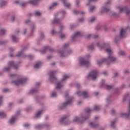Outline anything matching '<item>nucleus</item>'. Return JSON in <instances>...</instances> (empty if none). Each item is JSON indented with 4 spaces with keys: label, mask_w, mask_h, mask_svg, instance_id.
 <instances>
[{
    "label": "nucleus",
    "mask_w": 130,
    "mask_h": 130,
    "mask_svg": "<svg viewBox=\"0 0 130 130\" xmlns=\"http://www.w3.org/2000/svg\"><path fill=\"white\" fill-rule=\"evenodd\" d=\"M100 109V107L98 105H95L93 106V108L92 110H96L97 111H98Z\"/></svg>",
    "instance_id": "obj_43"
},
{
    "label": "nucleus",
    "mask_w": 130,
    "mask_h": 130,
    "mask_svg": "<svg viewBox=\"0 0 130 130\" xmlns=\"http://www.w3.org/2000/svg\"><path fill=\"white\" fill-rule=\"evenodd\" d=\"M35 28H36V27L34 24H32V25L30 26V29H31V34H33V32H34V30H35Z\"/></svg>",
    "instance_id": "obj_46"
},
{
    "label": "nucleus",
    "mask_w": 130,
    "mask_h": 130,
    "mask_svg": "<svg viewBox=\"0 0 130 130\" xmlns=\"http://www.w3.org/2000/svg\"><path fill=\"white\" fill-rule=\"evenodd\" d=\"M31 110H32V107H28L26 108V111H31Z\"/></svg>",
    "instance_id": "obj_63"
},
{
    "label": "nucleus",
    "mask_w": 130,
    "mask_h": 130,
    "mask_svg": "<svg viewBox=\"0 0 130 130\" xmlns=\"http://www.w3.org/2000/svg\"><path fill=\"white\" fill-rule=\"evenodd\" d=\"M20 114V111H17V112H16V114H15V116H16V118H18V116H19V115Z\"/></svg>",
    "instance_id": "obj_61"
},
{
    "label": "nucleus",
    "mask_w": 130,
    "mask_h": 130,
    "mask_svg": "<svg viewBox=\"0 0 130 130\" xmlns=\"http://www.w3.org/2000/svg\"><path fill=\"white\" fill-rule=\"evenodd\" d=\"M21 63V61H19L17 63L15 64V62L13 61H10L9 62V67L4 68V71L5 72H10V70H11V68L13 67L14 70H18L19 68V64Z\"/></svg>",
    "instance_id": "obj_2"
},
{
    "label": "nucleus",
    "mask_w": 130,
    "mask_h": 130,
    "mask_svg": "<svg viewBox=\"0 0 130 130\" xmlns=\"http://www.w3.org/2000/svg\"><path fill=\"white\" fill-rule=\"evenodd\" d=\"M44 98H45V95H42V96H41L40 98H39V96H36V98H35V100L36 101H38V100H39V99H40V100H41V99H44Z\"/></svg>",
    "instance_id": "obj_47"
},
{
    "label": "nucleus",
    "mask_w": 130,
    "mask_h": 130,
    "mask_svg": "<svg viewBox=\"0 0 130 130\" xmlns=\"http://www.w3.org/2000/svg\"><path fill=\"white\" fill-rule=\"evenodd\" d=\"M95 45L98 46V47L99 48V49H102V48H109L110 47V46L109 45V44L108 43H104L102 45H100V43L99 42H98L95 44Z\"/></svg>",
    "instance_id": "obj_17"
},
{
    "label": "nucleus",
    "mask_w": 130,
    "mask_h": 130,
    "mask_svg": "<svg viewBox=\"0 0 130 130\" xmlns=\"http://www.w3.org/2000/svg\"><path fill=\"white\" fill-rule=\"evenodd\" d=\"M55 74H56V71H51L48 74L49 77V81L51 82V83H54V81H56V80H57V78L54 75Z\"/></svg>",
    "instance_id": "obj_10"
},
{
    "label": "nucleus",
    "mask_w": 130,
    "mask_h": 130,
    "mask_svg": "<svg viewBox=\"0 0 130 130\" xmlns=\"http://www.w3.org/2000/svg\"><path fill=\"white\" fill-rule=\"evenodd\" d=\"M129 94L128 93H127L123 97V101L124 102V101H126V99H127V97H128V95Z\"/></svg>",
    "instance_id": "obj_50"
},
{
    "label": "nucleus",
    "mask_w": 130,
    "mask_h": 130,
    "mask_svg": "<svg viewBox=\"0 0 130 130\" xmlns=\"http://www.w3.org/2000/svg\"><path fill=\"white\" fill-rule=\"evenodd\" d=\"M95 20H96V18L95 17H91L90 19L89 20V22H90L91 23H93V22H94Z\"/></svg>",
    "instance_id": "obj_54"
},
{
    "label": "nucleus",
    "mask_w": 130,
    "mask_h": 130,
    "mask_svg": "<svg viewBox=\"0 0 130 130\" xmlns=\"http://www.w3.org/2000/svg\"><path fill=\"white\" fill-rule=\"evenodd\" d=\"M89 117H90L89 116L86 117L81 116L79 118L78 116H75L73 118V122H79V123H83L84 121H85V120L88 119Z\"/></svg>",
    "instance_id": "obj_7"
},
{
    "label": "nucleus",
    "mask_w": 130,
    "mask_h": 130,
    "mask_svg": "<svg viewBox=\"0 0 130 130\" xmlns=\"http://www.w3.org/2000/svg\"><path fill=\"white\" fill-rule=\"evenodd\" d=\"M121 116H124L125 118H129L130 117V100L129 101V105L127 109V113H121Z\"/></svg>",
    "instance_id": "obj_19"
},
{
    "label": "nucleus",
    "mask_w": 130,
    "mask_h": 130,
    "mask_svg": "<svg viewBox=\"0 0 130 130\" xmlns=\"http://www.w3.org/2000/svg\"><path fill=\"white\" fill-rule=\"evenodd\" d=\"M26 82L27 78H22L17 80H14L12 81V83L16 86H19V85H24V84L26 83Z\"/></svg>",
    "instance_id": "obj_12"
},
{
    "label": "nucleus",
    "mask_w": 130,
    "mask_h": 130,
    "mask_svg": "<svg viewBox=\"0 0 130 130\" xmlns=\"http://www.w3.org/2000/svg\"><path fill=\"white\" fill-rule=\"evenodd\" d=\"M76 95H78V96H83L84 98H88L89 97V93L88 91H84L81 92V91H77L76 93Z\"/></svg>",
    "instance_id": "obj_15"
},
{
    "label": "nucleus",
    "mask_w": 130,
    "mask_h": 130,
    "mask_svg": "<svg viewBox=\"0 0 130 130\" xmlns=\"http://www.w3.org/2000/svg\"><path fill=\"white\" fill-rule=\"evenodd\" d=\"M89 125L92 128H96V127H98V126H99V123L95 124V123H93V122H90L89 123Z\"/></svg>",
    "instance_id": "obj_32"
},
{
    "label": "nucleus",
    "mask_w": 130,
    "mask_h": 130,
    "mask_svg": "<svg viewBox=\"0 0 130 130\" xmlns=\"http://www.w3.org/2000/svg\"><path fill=\"white\" fill-rule=\"evenodd\" d=\"M110 4V1L108 0L107 2H106V3H105V6H106V7H107V6L108 5H109Z\"/></svg>",
    "instance_id": "obj_62"
},
{
    "label": "nucleus",
    "mask_w": 130,
    "mask_h": 130,
    "mask_svg": "<svg viewBox=\"0 0 130 130\" xmlns=\"http://www.w3.org/2000/svg\"><path fill=\"white\" fill-rule=\"evenodd\" d=\"M45 37V36L44 35V32L43 31H41L40 33V39H43Z\"/></svg>",
    "instance_id": "obj_52"
},
{
    "label": "nucleus",
    "mask_w": 130,
    "mask_h": 130,
    "mask_svg": "<svg viewBox=\"0 0 130 130\" xmlns=\"http://www.w3.org/2000/svg\"><path fill=\"white\" fill-rule=\"evenodd\" d=\"M73 13L75 14V15H78V14H79L80 12L76 10H73L72 11Z\"/></svg>",
    "instance_id": "obj_56"
},
{
    "label": "nucleus",
    "mask_w": 130,
    "mask_h": 130,
    "mask_svg": "<svg viewBox=\"0 0 130 130\" xmlns=\"http://www.w3.org/2000/svg\"><path fill=\"white\" fill-rule=\"evenodd\" d=\"M64 97L67 98V100L58 105V110H64L68 106L72 105L74 102V100L75 99L74 97L69 95V93H66Z\"/></svg>",
    "instance_id": "obj_1"
},
{
    "label": "nucleus",
    "mask_w": 130,
    "mask_h": 130,
    "mask_svg": "<svg viewBox=\"0 0 130 130\" xmlns=\"http://www.w3.org/2000/svg\"><path fill=\"white\" fill-rule=\"evenodd\" d=\"M27 4H29V2H20L19 3V5L20 6V7H22V8H25V7H26V6L27 5Z\"/></svg>",
    "instance_id": "obj_37"
},
{
    "label": "nucleus",
    "mask_w": 130,
    "mask_h": 130,
    "mask_svg": "<svg viewBox=\"0 0 130 130\" xmlns=\"http://www.w3.org/2000/svg\"><path fill=\"white\" fill-rule=\"evenodd\" d=\"M107 14H109V15L110 16V17H117L118 16V13H116L115 12H113V11H111L110 9V11L107 13Z\"/></svg>",
    "instance_id": "obj_29"
},
{
    "label": "nucleus",
    "mask_w": 130,
    "mask_h": 130,
    "mask_svg": "<svg viewBox=\"0 0 130 130\" xmlns=\"http://www.w3.org/2000/svg\"><path fill=\"white\" fill-rule=\"evenodd\" d=\"M120 36H116L114 40V41L116 44L119 43L121 38H123L125 35V30L123 28H121L120 30Z\"/></svg>",
    "instance_id": "obj_3"
},
{
    "label": "nucleus",
    "mask_w": 130,
    "mask_h": 130,
    "mask_svg": "<svg viewBox=\"0 0 130 130\" xmlns=\"http://www.w3.org/2000/svg\"><path fill=\"white\" fill-rule=\"evenodd\" d=\"M60 53V56L62 57H64L66 56H67L68 55V54H70L71 53H72V52H73V51L71 49H69L68 51V53L66 52V51L63 50H61L59 51Z\"/></svg>",
    "instance_id": "obj_21"
},
{
    "label": "nucleus",
    "mask_w": 130,
    "mask_h": 130,
    "mask_svg": "<svg viewBox=\"0 0 130 130\" xmlns=\"http://www.w3.org/2000/svg\"><path fill=\"white\" fill-rule=\"evenodd\" d=\"M0 117H2V118H6L7 117V114L4 112H0Z\"/></svg>",
    "instance_id": "obj_38"
},
{
    "label": "nucleus",
    "mask_w": 130,
    "mask_h": 130,
    "mask_svg": "<svg viewBox=\"0 0 130 130\" xmlns=\"http://www.w3.org/2000/svg\"><path fill=\"white\" fill-rule=\"evenodd\" d=\"M66 14H67V12L66 11L63 10L60 11L58 13L55 14V16H58V15H60L62 17L61 19H63L66 17Z\"/></svg>",
    "instance_id": "obj_25"
},
{
    "label": "nucleus",
    "mask_w": 130,
    "mask_h": 130,
    "mask_svg": "<svg viewBox=\"0 0 130 130\" xmlns=\"http://www.w3.org/2000/svg\"><path fill=\"white\" fill-rule=\"evenodd\" d=\"M35 16H37V17H39V16H41V13L39 11H36L35 12Z\"/></svg>",
    "instance_id": "obj_51"
},
{
    "label": "nucleus",
    "mask_w": 130,
    "mask_h": 130,
    "mask_svg": "<svg viewBox=\"0 0 130 130\" xmlns=\"http://www.w3.org/2000/svg\"><path fill=\"white\" fill-rule=\"evenodd\" d=\"M115 122H116V121H111L110 123V125L113 128H115Z\"/></svg>",
    "instance_id": "obj_42"
},
{
    "label": "nucleus",
    "mask_w": 130,
    "mask_h": 130,
    "mask_svg": "<svg viewBox=\"0 0 130 130\" xmlns=\"http://www.w3.org/2000/svg\"><path fill=\"white\" fill-rule=\"evenodd\" d=\"M8 42H9V41L8 40H1L0 45H3V44H6V43H8Z\"/></svg>",
    "instance_id": "obj_45"
},
{
    "label": "nucleus",
    "mask_w": 130,
    "mask_h": 130,
    "mask_svg": "<svg viewBox=\"0 0 130 130\" xmlns=\"http://www.w3.org/2000/svg\"><path fill=\"white\" fill-rule=\"evenodd\" d=\"M37 92H38V90L35 89H32L30 90L29 94H35V93H37Z\"/></svg>",
    "instance_id": "obj_40"
},
{
    "label": "nucleus",
    "mask_w": 130,
    "mask_h": 130,
    "mask_svg": "<svg viewBox=\"0 0 130 130\" xmlns=\"http://www.w3.org/2000/svg\"><path fill=\"white\" fill-rule=\"evenodd\" d=\"M51 97H56V92H53L51 94Z\"/></svg>",
    "instance_id": "obj_64"
},
{
    "label": "nucleus",
    "mask_w": 130,
    "mask_h": 130,
    "mask_svg": "<svg viewBox=\"0 0 130 130\" xmlns=\"http://www.w3.org/2000/svg\"><path fill=\"white\" fill-rule=\"evenodd\" d=\"M6 35V29L1 28L0 29V35L4 36V35Z\"/></svg>",
    "instance_id": "obj_41"
},
{
    "label": "nucleus",
    "mask_w": 130,
    "mask_h": 130,
    "mask_svg": "<svg viewBox=\"0 0 130 130\" xmlns=\"http://www.w3.org/2000/svg\"><path fill=\"white\" fill-rule=\"evenodd\" d=\"M101 87H103L104 86H106L107 90H111L112 88V86L109 85H106L104 83V82H102L100 84Z\"/></svg>",
    "instance_id": "obj_28"
},
{
    "label": "nucleus",
    "mask_w": 130,
    "mask_h": 130,
    "mask_svg": "<svg viewBox=\"0 0 130 130\" xmlns=\"http://www.w3.org/2000/svg\"><path fill=\"white\" fill-rule=\"evenodd\" d=\"M27 49H28V46H25L24 47H23L22 50L19 51L15 56H17V57H20V56H22V57H26L27 55L25 54L24 52L25 51V50H27Z\"/></svg>",
    "instance_id": "obj_8"
},
{
    "label": "nucleus",
    "mask_w": 130,
    "mask_h": 130,
    "mask_svg": "<svg viewBox=\"0 0 130 130\" xmlns=\"http://www.w3.org/2000/svg\"><path fill=\"white\" fill-rule=\"evenodd\" d=\"M42 66V63L40 61L37 62L34 66L35 69H39Z\"/></svg>",
    "instance_id": "obj_36"
},
{
    "label": "nucleus",
    "mask_w": 130,
    "mask_h": 130,
    "mask_svg": "<svg viewBox=\"0 0 130 130\" xmlns=\"http://www.w3.org/2000/svg\"><path fill=\"white\" fill-rule=\"evenodd\" d=\"M16 119H17V116H13L8 121V123L9 124H14L15 123V121H16Z\"/></svg>",
    "instance_id": "obj_26"
},
{
    "label": "nucleus",
    "mask_w": 130,
    "mask_h": 130,
    "mask_svg": "<svg viewBox=\"0 0 130 130\" xmlns=\"http://www.w3.org/2000/svg\"><path fill=\"white\" fill-rule=\"evenodd\" d=\"M106 64L108 66H110V63L112 62L114 63L116 61V58L111 55H109L107 58H106Z\"/></svg>",
    "instance_id": "obj_9"
},
{
    "label": "nucleus",
    "mask_w": 130,
    "mask_h": 130,
    "mask_svg": "<svg viewBox=\"0 0 130 130\" xmlns=\"http://www.w3.org/2000/svg\"><path fill=\"white\" fill-rule=\"evenodd\" d=\"M12 39L13 42H14L15 43H18V42H19V38H18L15 35L12 36Z\"/></svg>",
    "instance_id": "obj_33"
},
{
    "label": "nucleus",
    "mask_w": 130,
    "mask_h": 130,
    "mask_svg": "<svg viewBox=\"0 0 130 130\" xmlns=\"http://www.w3.org/2000/svg\"><path fill=\"white\" fill-rule=\"evenodd\" d=\"M56 6H57V3H52V5L49 7V10H52V9H53V8L55 7H56Z\"/></svg>",
    "instance_id": "obj_39"
},
{
    "label": "nucleus",
    "mask_w": 130,
    "mask_h": 130,
    "mask_svg": "<svg viewBox=\"0 0 130 130\" xmlns=\"http://www.w3.org/2000/svg\"><path fill=\"white\" fill-rule=\"evenodd\" d=\"M26 57H28L29 59H33L34 58V56L31 55H28Z\"/></svg>",
    "instance_id": "obj_57"
},
{
    "label": "nucleus",
    "mask_w": 130,
    "mask_h": 130,
    "mask_svg": "<svg viewBox=\"0 0 130 130\" xmlns=\"http://www.w3.org/2000/svg\"><path fill=\"white\" fill-rule=\"evenodd\" d=\"M79 64L80 66H85L86 68H89L91 62L89 60H85L84 58H80L79 60Z\"/></svg>",
    "instance_id": "obj_11"
},
{
    "label": "nucleus",
    "mask_w": 130,
    "mask_h": 130,
    "mask_svg": "<svg viewBox=\"0 0 130 130\" xmlns=\"http://www.w3.org/2000/svg\"><path fill=\"white\" fill-rule=\"evenodd\" d=\"M97 76H98V72L96 71H91L89 73L86 78L91 79L92 81H95L97 79Z\"/></svg>",
    "instance_id": "obj_4"
},
{
    "label": "nucleus",
    "mask_w": 130,
    "mask_h": 130,
    "mask_svg": "<svg viewBox=\"0 0 130 130\" xmlns=\"http://www.w3.org/2000/svg\"><path fill=\"white\" fill-rule=\"evenodd\" d=\"M51 34L52 35H54V34H56V35H59V37L61 39L66 38V35L62 34V31L61 30H60L59 31H55L54 29H53L51 31Z\"/></svg>",
    "instance_id": "obj_13"
},
{
    "label": "nucleus",
    "mask_w": 130,
    "mask_h": 130,
    "mask_svg": "<svg viewBox=\"0 0 130 130\" xmlns=\"http://www.w3.org/2000/svg\"><path fill=\"white\" fill-rule=\"evenodd\" d=\"M116 77H118V73L116 72L114 73V76H113V78H116Z\"/></svg>",
    "instance_id": "obj_60"
},
{
    "label": "nucleus",
    "mask_w": 130,
    "mask_h": 130,
    "mask_svg": "<svg viewBox=\"0 0 130 130\" xmlns=\"http://www.w3.org/2000/svg\"><path fill=\"white\" fill-rule=\"evenodd\" d=\"M91 111H93V110H90L89 108H87L86 109H85V112L86 113H90Z\"/></svg>",
    "instance_id": "obj_55"
},
{
    "label": "nucleus",
    "mask_w": 130,
    "mask_h": 130,
    "mask_svg": "<svg viewBox=\"0 0 130 130\" xmlns=\"http://www.w3.org/2000/svg\"><path fill=\"white\" fill-rule=\"evenodd\" d=\"M111 98V95H109L107 96L106 99V103L107 105L106 106L108 107L109 104H111V100L110 99Z\"/></svg>",
    "instance_id": "obj_34"
},
{
    "label": "nucleus",
    "mask_w": 130,
    "mask_h": 130,
    "mask_svg": "<svg viewBox=\"0 0 130 130\" xmlns=\"http://www.w3.org/2000/svg\"><path fill=\"white\" fill-rule=\"evenodd\" d=\"M29 23H31V20H30V19H27V20H25V24H26V25H28Z\"/></svg>",
    "instance_id": "obj_59"
},
{
    "label": "nucleus",
    "mask_w": 130,
    "mask_h": 130,
    "mask_svg": "<svg viewBox=\"0 0 130 130\" xmlns=\"http://www.w3.org/2000/svg\"><path fill=\"white\" fill-rule=\"evenodd\" d=\"M62 4L64 5V6L65 8H67V9H70L71 8V3H68L66 2V0H60Z\"/></svg>",
    "instance_id": "obj_27"
},
{
    "label": "nucleus",
    "mask_w": 130,
    "mask_h": 130,
    "mask_svg": "<svg viewBox=\"0 0 130 130\" xmlns=\"http://www.w3.org/2000/svg\"><path fill=\"white\" fill-rule=\"evenodd\" d=\"M43 113V110L38 111L35 114V118H40L41 115Z\"/></svg>",
    "instance_id": "obj_23"
},
{
    "label": "nucleus",
    "mask_w": 130,
    "mask_h": 130,
    "mask_svg": "<svg viewBox=\"0 0 130 130\" xmlns=\"http://www.w3.org/2000/svg\"><path fill=\"white\" fill-rule=\"evenodd\" d=\"M56 17H57V16H55L54 17V20H53L52 21V24L53 25H54L55 24H58L59 23H60V19L61 18H57Z\"/></svg>",
    "instance_id": "obj_24"
},
{
    "label": "nucleus",
    "mask_w": 130,
    "mask_h": 130,
    "mask_svg": "<svg viewBox=\"0 0 130 130\" xmlns=\"http://www.w3.org/2000/svg\"><path fill=\"white\" fill-rule=\"evenodd\" d=\"M92 2H96V0H88V3L86 4V6H89Z\"/></svg>",
    "instance_id": "obj_58"
},
{
    "label": "nucleus",
    "mask_w": 130,
    "mask_h": 130,
    "mask_svg": "<svg viewBox=\"0 0 130 130\" xmlns=\"http://www.w3.org/2000/svg\"><path fill=\"white\" fill-rule=\"evenodd\" d=\"M50 125L47 123H44L43 124H40L35 126V128L36 129H42V128H44V127H49Z\"/></svg>",
    "instance_id": "obj_16"
},
{
    "label": "nucleus",
    "mask_w": 130,
    "mask_h": 130,
    "mask_svg": "<svg viewBox=\"0 0 130 130\" xmlns=\"http://www.w3.org/2000/svg\"><path fill=\"white\" fill-rule=\"evenodd\" d=\"M109 12H110V9H109L108 7H106L105 6H102L101 9V15H102V13H108Z\"/></svg>",
    "instance_id": "obj_22"
},
{
    "label": "nucleus",
    "mask_w": 130,
    "mask_h": 130,
    "mask_svg": "<svg viewBox=\"0 0 130 130\" xmlns=\"http://www.w3.org/2000/svg\"><path fill=\"white\" fill-rule=\"evenodd\" d=\"M70 78H71V76L70 75H63L62 79H61L59 82L56 83L55 89H60L61 87H63V85H62L61 83H62V82H64V81L68 80V79H70Z\"/></svg>",
    "instance_id": "obj_5"
},
{
    "label": "nucleus",
    "mask_w": 130,
    "mask_h": 130,
    "mask_svg": "<svg viewBox=\"0 0 130 130\" xmlns=\"http://www.w3.org/2000/svg\"><path fill=\"white\" fill-rule=\"evenodd\" d=\"M80 36H82V33L81 31H77L71 36V40L74 42L76 41V39H77L78 37H80Z\"/></svg>",
    "instance_id": "obj_20"
},
{
    "label": "nucleus",
    "mask_w": 130,
    "mask_h": 130,
    "mask_svg": "<svg viewBox=\"0 0 130 130\" xmlns=\"http://www.w3.org/2000/svg\"><path fill=\"white\" fill-rule=\"evenodd\" d=\"M47 50H49V51H51V52H53V51H54V49L49 47L48 46H46L44 47V48L42 50H40V52L41 53V54H44V53L46 52Z\"/></svg>",
    "instance_id": "obj_18"
},
{
    "label": "nucleus",
    "mask_w": 130,
    "mask_h": 130,
    "mask_svg": "<svg viewBox=\"0 0 130 130\" xmlns=\"http://www.w3.org/2000/svg\"><path fill=\"white\" fill-rule=\"evenodd\" d=\"M117 9L119 10V13H122V12H124L126 15H129L130 10L127 9V7L125 6L124 7H121L120 6L117 7Z\"/></svg>",
    "instance_id": "obj_14"
},
{
    "label": "nucleus",
    "mask_w": 130,
    "mask_h": 130,
    "mask_svg": "<svg viewBox=\"0 0 130 130\" xmlns=\"http://www.w3.org/2000/svg\"><path fill=\"white\" fill-rule=\"evenodd\" d=\"M60 124H64V125H68L71 123L70 119H69V115H65L63 116L59 120Z\"/></svg>",
    "instance_id": "obj_6"
},
{
    "label": "nucleus",
    "mask_w": 130,
    "mask_h": 130,
    "mask_svg": "<svg viewBox=\"0 0 130 130\" xmlns=\"http://www.w3.org/2000/svg\"><path fill=\"white\" fill-rule=\"evenodd\" d=\"M87 51H93L94 50V44L92 43L91 45H89L87 46Z\"/></svg>",
    "instance_id": "obj_30"
},
{
    "label": "nucleus",
    "mask_w": 130,
    "mask_h": 130,
    "mask_svg": "<svg viewBox=\"0 0 130 130\" xmlns=\"http://www.w3.org/2000/svg\"><path fill=\"white\" fill-rule=\"evenodd\" d=\"M106 52L109 53V55H111V49H110V47H109L106 49Z\"/></svg>",
    "instance_id": "obj_48"
},
{
    "label": "nucleus",
    "mask_w": 130,
    "mask_h": 130,
    "mask_svg": "<svg viewBox=\"0 0 130 130\" xmlns=\"http://www.w3.org/2000/svg\"><path fill=\"white\" fill-rule=\"evenodd\" d=\"M8 4L6 0H0V8H4Z\"/></svg>",
    "instance_id": "obj_31"
},
{
    "label": "nucleus",
    "mask_w": 130,
    "mask_h": 130,
    "mask_svg": "<svg viewBox=\"0 0 130 130\" xmlns=\"http://www.w3.org/2000/svg\"><path fill=\"white\" fill-rule=\"evenodd\" d=\"M96 7H95L94 6H90V8H89V12L90 13H92V12H93V11H94L95 10Z\"/></svg>",
    "instance_id": "obj_49"
},
{
    "label": "nucleus",
    "mask_w": 130,
    "mask_h": 130,
    "mask_svg": "<svg viewBox=\"0 0 130 130\" xmlns=\"http://www.w3.org/2000/svg\"><path fill=\"white\" fill-rule=\"evenodd\" d=\"M129 73H130V71L128 70H125L123 71L124 75H128V74H129Z\"/></svg>",
    "instance_id": "obj_53"
},
{
    "label": "nucleus",
    "mask_w": 130,
    "mask_h": 130,
    "mask_svg": "<svg viewBox=\"0 0 130 130\" xmlns=\"http://www.w3.org/2000/svg\"><path fill=\"white\" fill-rule=\"evenodd\" d=\"M118 53L119 56L125 55V52L124 51H119Z\"/></svg>",
    "instance_id": "obj_44"
},
{
    "label": "nucleus",
    "mask_w": 130,
    "mask_h": 130,
    "mask_svg": "<svg viewBox=\"0 0 130 130\" xmlns=\"http://www.w3.org/2000/svg\"><path fill=\"white\" fill-rule=\"evenodd\" d=\"M98 62V64H99V66H101L103 62H106V58H104L103 59H102L101 60H98L97 61Z\"/></svg>",
    "instance_id": "obj_35"
}]
</instances>
